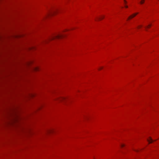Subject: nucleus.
Segmentation results:
<instances>
[{
	"label": "nucleus",
	"instance_id": "obj_4",
	"mask_svg": "<svg viewBox=\"0 0 159 159\" xmlns=\"http://www.w3.org/2000/svg\"><path fill=\"white\" fill-rule=\"evenodd\" d=\"M125 146V145L124 144H121V147H123Z\"/></svg>",
	"mask_w": 159,
	"mask_h": 159
},
{
	"label": "nucleus",
	"instance_id": "obj_6",
	"mask_svg": "<svg viewBox=\"0 0 159 159\" xmlns=\"http://www.w3.org/2000/svg\"><path fill=\"white\" fill-rule=\"evenodd\" d=\"M102 68H103V67H100V68H99L98 69V70H100L102 69Z\"/></svg>",
	"mask_w": 159,
	"mask_h": 159
},
{
	"label": "nucleus",
	"instance_id": "obj_9",
	"mask_svg": "<svg viewBox=\"0 0 159 159\" xmlns=\"http://www.w3.org/2000/svg\"><path fill=\"white\" fill-rule=\"evenodd\" d=\"M124 2L125 3H127V2L125 0H124Z\"/></svg>",
	"mask_w": 159,
	"mask_h": 159
},
{
	"label": "nucleus",
	"instance_id": "obj_7",
	"mask_svg": "<svg viewBox=\"0 0 159 159\" xmlns=\"http://www.w3.org/2000/svg\"><path fill=\"white\" fill-rule=\"evenodd\" d=\"M55 12V11H54L53 12H52L50 14H53Z\"/></svg>",
	"mask_w": 159,
	"mask_h": 159
},
{
	"label": "nucleus",
	"instance_id": "obj_1",
	"mask_svg": "<svg viewBox=\"0 0 159 159\" xmlns=\"http://www.w3.org/2000/svg\"><path fill=\"white\" fill-rule=\"evenodd\" d=\"M64 36L62 34H57L52 36L50 39H59Z\"/></svg>",
	"mask_w": 159,
	"mask_h": 159
},
{
	"label": "nucleus",
	"instance_id": "obj_8",
	"mask_svg": "<svg viewBox=\"0 0 159 159\" xmlns=\"http://www.w3.org/2000/svg\"><path fill=\"white\" fill-rule=\"evenodd\" d=\"M125 7L126 8H127L128 7V6H127L125 5Z\"/></svg>",
	"mask_w": 159,
	"mask_h": 159
},
{
	"label": "nucleus",
	"instance_id": "obj_3",
	"mask_svg": "<svg viewBox=\"0 0 159 159\" xmlns=\"http://www.w3.org/2000/svg\"><path fill=\"white\" fill-rule=\"evenodd\" d=\"M104 16H102V17H99V18H98V20H102V19H103V18H104Z\"/></svg>",
	"mask_w": 159,
	"mask_h": 159
},
{
	"label": "nucleus",
	"instance_id": "obj_2",
	"mask_svg": "<svg viewBox=\"0 0 159 159\" xmlns=\"http://www.w3.org/2000/svg\"><path fill=\"white\" fill-rule=\"evenodd\" d=\"M136 14H134L128 17V18L127 19V20H128L129 19H130L134 17V16H136Z\"/></svg>",
	"mask_w": 159,
	"mask_h": 159
},
{
	"label": "nucleus",
	"instance_id": "obj_5",
	"mask_svg": "<svg viewBox=\"0 0 159 159\" xmlns=\"http://www.w3.org/2000/svg\"><path fill=\"white\" fill-rule=\"evenodd\" d=\"M65 99V98H61L60 100H64Z\"/></svg>",
	"mask_w": 159,
	"mask_h": 159
}]
</instances>
